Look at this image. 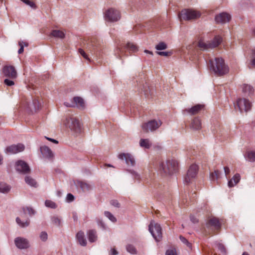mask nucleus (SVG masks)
<instances>
[{"instance_id":"nucleus-4","label":"nucleus","mask_w":255,"mask_h":255,"mask_svg":"<svg viewBox=\"0 0 255 255\" xmlns=\"http://www.w3.org/2000/svg\"><path fill=\"white\" fill-rule=\"evenodd\" d=\"M63 124L66 127L69 128L75 133H80L81 131V126L79 121L74 118H67L63 121Z\"/></svg>"},{"instance_id":"nucleus-40","label":"nucleus","mask_w":255,"mask_h":255,"mask_svg":"<svg viewBox=\"0 0 255 255\" xmlns=\"http://www.w3.org/2000/svg\"><path fill=\"white\" fill-rule=\"evenodd\" d=\"M51 221L52 224L56 226L60 225L61 221L60 219L57 217L54 216L51 218Z\"/></svg>"},{"instance_id":"nucleus-51","label":"nucleus","mask_w":255,"mask_h":255,"mask_svg":"<svg viewBox=\"0 0 255 255\" xmlns=\"http://www.w3.org/2000/svg\"><path fill=\"white\" fill-rule=\"evenodd\" d=\"M219 248L220 250L221 253L223 255H226V251L225 248L223 245H220L219 247Z\"/></svg>"},{"instance_id":"nucleus-17","label":"nucleus","mask_w":255,"mask_h":255,"mask_svg":"<svg viewBox=\"0 0 255 255\" xmlns=\"http://www.w3.org/2000/svg\"><path fill=\"white\" fill-rule=\"evenodd\" d=\"M203 108V105H197L190 109H185L184 112H186L190 115H195L198 114Z\"/></svg>"},{"instance_id":"nucleus-24","label":"nucleus","mask_w":255,"mask_h":255,"mask_svg":"<svg viewBox=\"0 0 255 255\" xmlns=\"http://www.w3.org/2000/svg\"><path fill=\"white\" fill-rule=\"evenodd\" d=\"M242 91L244 96H250L254 92L253 87L251 85L247 84L243 85Z\"/></svg>"},{"instance_id":"nucleus-2","label":"nucleus","mask_w":255,"mask_h":255,"mask_svg":"<svg viewBox=\"0 0 255 255\" xmlns=\"http://www.w3.org/2000/svg\"><path fill=\"white\" fill-rule=\"evenodd\" d=\"M178 162L175 159H169L162 161L159 164V170L161 173L165 175H170L178 169Z\"/></svg>"},{"instance_id":"nucleus-41","label":"nucleus","mask_w":255,"mask_h":255,"mask_svg":"<svg viewBox=\"0 0 255 255\" xmlns=\"http://www.w3.org/2000/svg\"><path fill=\"white\" fill-rule=\"evenodd\" d=\"M179 239L183 244H185L189 248L191 249L192 245L187 241L186 239L182 236L179 237Z\"/></svg>"},{"instance_id":"nucleus-63","label":"nucleus","mask_w":255,"mask_h":255,"mask_svg":"<svg viewBox=\"0 0 255 255\" xmlns=\"http://www.w3.org/2000/svg\"><path fill=\"white\" fill-rule=\"evenodd\" d=\"M253 34L255 36V29L253 31Z\"/></svg>"},{"instance_id":"nucleus-8","label":"nucleus","mask_w":255,"mask_h":255,"mask_svg":"<svg viewBox=\"0 0 255 255\" xmlns=\"http://www.w3.org/2000/svg\"><path fill=\"white\" fill-rule=\"evenodd\" d=\"M104 18L106 21L116 22L120 19L121 14L119 10L111 8L107 10L104 13Z\"/></svg>"},{"instance_id":"nucleus-16","label":"nucleus","mask_w":255,"mask_h":255,"mask_svg":"<svg viewBox=\"0 0 255 255\" xmlns=\"http://www.w3.org/2000/svg\"><path fill=\"white\" fill-rule=\"evenodd\" d=\"M231 19V16L226 12H222L215 17V21L218 23H224L229 22Z\"/></svg>"},{"instance_id":"nucleus-22","label":"nucleus","mask_w":255,"mask_h":255,"mask_svg":"<svg viewBox=\"0 0 255 255\" xmlns=\"http://www.w3.org/2000/svg\"><path fill=\"white\" fill-rule=\"evenodd\" d=\"M139 145L144 148L149 149L152 145V143L149 139L141 138L139 140Z\"/></svg>"},{"instance_id":"nucleus-62","label":"nucleus","mask_w":255,"mask_h":255,"mask_svg":"<svg viewBox=\"0 0 255 255\" xmlns=\"http://www.w3.org/2000/svg\"><path fill=\"white\" fill-rule=\"evenodd\" d=\"M242 255H249L247 253L244 252Z\"/></svg>"},{"instance_id":"nucleus-18","label":"nucleus","mask_w":255,"mask_h":255,"mask_svg":"<svg viewBox=\"0 0 255 255\" xmlns=\"http://www.w3.org/2000/svg\"><path fill=\"white\" fill-rule=\"evenodd\" d=\"M190 128L193 130H198L201 129V121L198 118H195L191 122Z\"/></svg>"},{"instance_id":"nucleus-61","label":"nucleus","mask_w":255,"mask_h":255,"mask_svg":"<svg viewBox=\"0 0 255 255\" xmlns=\"http://www.w3.org/2000/svg\"><path fill=\"white\" fill-rule=\"evenodd\" d=\"M65 105L67 106V107H72L73 106H71L70 105V104H65Z\"/></svg>"},{"instance_id":"nucleus-59","label":"nucleus","mask_w":255,"mask_h":255,"mask_svg":"<svg viewBox=\"0 0 255 255\" xmlns=\"http://www.w3.org/2000/svg\"><path fill=\"white\" fill-rule=\"evenodd\" d=\"M144 52H145V53H148V54H151V55H153V53H152V52L150 51H149V50H144Z\"/></svg>"},{"instance_id":"nucleus-29","label":"nucleus","mask_w":255,"mask_h":255,"mask_svg":"<svg viewBox=\"0 0 255 255\" xmlns=\"http://www.w3.org/2000/svg\"><path fill=\"white\" fill-rule=\"evenodd\" d=\"M10 189V187L3 182L0 183V192L3 193H8Z\"/></svg>"},{"instance_id":"nucleus-20","label":"nucleus","mask_w":255,"mask_h":255,"mask_svg":"<svg viewBox=\"0 0 255 255\" xmlns=\"http://www.w3.org/2000/svg\"><path fill=\"white\" fill-rule=\"evenodd\" d=\"M40 150L43 155L46 157L50 158L53 155L51 149L46 146L41 147Z\"/></svg>"},{"instance_id":"nucleus-52","label":"nucleus","mask_w":255,"mask_h":255,"mask_svg":"<svg viewBox=\"0 0 255 255\" xmlns=\"http://www.w3.org/2000/svg\"><path fill=\"white\" fill-rule=\"evenodd\" d=\"M23 42H19V45L20 46V49L18 50V53L21 54L23 52Z\"/></svg>"},{"instance_id":"nucleus-5","label":"nucleus","mask_w":255,"mask_h":255,"mask_svg":"<svg viewBox=\"0 0 255 255\" xmlns=\"http://www.w3.org/2000/svg\"><path fill=\"white\" fill-rule=\"evenodd\" d=\"M222 41V38L219 36L215 37L212 42H206L203 39L198 42V46L201 50H207L218 46Z\"/></svg>"},{"instance_id":"nucleus-54","label":"nucleus","mask_w":255,"mask_h":255,"mask_svg":"<svg viewBox=\"0 0 255 255\" xmlns=\"http://www.w3.org/2000/svg\"><path fill=\"white\" fill-rule=\"evenodd\" d=\"M45 138L46 139H47L48 140L50 141L55 144H57L58 143V141L54 139H53V138H50V137H48L47 136H45Z\"/></svg>"},{"instance_id":"nucleus-37","label":"nucleus","mask_w":255,"mask_h":255,"mask_svg":"<svg viewBox=\"0 0 255 255\" xmlns=\"http://www.w3.org/2000/svg\"><path fill=\"white\" fill-rule=\"evenodd\" d=\"M167 47V45L163 42H159L156 45L155 48L157 50H162L166 49Z\"/></svg>"},{"instance_id":"nucleus-7","label":"nucleus","mask_w":255,"mask_h":255,"mask_svg":"<svg viewBox=\"0 0 255 255\" xmlns=\"http://www.w3.org/2000/svg\"><path fill=\"white\" fill-rule=\"evenodd\" d=\"M198 170V166L196 164H192L189 167L184 177V181L186 184H188L194 182L196 177Z\"/></svg>"},{"instance_id":"nucleus-21","label":"nucleus","mask_w":255,"mask_h":255,"mask_svg":"<svg viewBox=\"0 0 255 255\" xmlns=\"http://www.w3.org/2000/svg\"><path fill=\"white\" fill-rule=\"evenodd\" d=\"M77 240L78 241L79 244L82 246H85L87 244L86 240L84 237V233L82 231L79 232L77 234L76 236Z\"/></svg>"},{"instance_id":"nucleus-55","label":"nucleus","mask_w":255,"mask_h":255,"mask_svg":"<svg viewBox=\"0 0 255 255\" xmlns=\"http://www.w3.org/2000/svg\"><path fill=\"white\" fill-rule=\"evenodd\" d=\"M254 66H255V58H254L252 60L250 65H249V67L250 69H251Z\"/></svg>"},{"instance_id":"nucleus-33","label":"nucleus","mask_w":255,"mask_h":255,"mask_svg":"<svg viewBox=\"0 0 255 255\" xmlns=\"http://www.w3.org/2000/svg\"><path fill=\"white\" fill-rule=\"evenodd\" d=\"M126 48L131 52H136L138 50L137 46L132 43H128L126 45Z\"/></svg>"},{"instance_id":"nucleus-50","label":"nucleus","mask_w":255,"mask_h":255,"mask_svg":"<svg viewBox=\"0 0 255 255\" xmlns=\"http://www.w3.org/2000/svg\"><path fill=\"white\" fill-rule=\"evenodd\" d=\"M66 199L68 202H72L74 200V197L72 194L69 193L67 195Z\"/></svg>"},{"instance_id":"nucleus-12","label":"nucleus","mask_w":255,"mask_h":255,"mask_svg":"<svg viewBox=\"0 0 255 255\" xmlns=\"http://www.w3.org/2000/svg\"><path fill=\"white\" fill-rule=\"evenodd\" d=\"M14 244L16 247L19 249H27L30 247V243L28 240L22 237H17L14 239Z\"/></svg>"},{"instance_id":"nucleus-38","label":"nucleus","mask_w":255,"mask_h":255,"mask_svg":"<svg viewBox=\"0 0 255 255\" xmlns=\"http://www.w3.org/2000/svg\"><path fill=\"white\" fill-rule=\"evenodd\" d=\"M104 214L112 222H116L117 221L116 218L110 212L105 211Z\"/></svg>"},{"instance_id":"nucleus-3","label":"nucleus","mask_w":255,"mask_h":255,"mask_svg":"<svg viewBox=\"0 0 255 255\" xmlns=\"http://www.w3.org/2000/svg\"><path fill=\"white\" fill-rule=\"evenodd\" d=\"M201 13L197 10L191 9H185L182 10L179 14L180 21L192 20L199 18Z\"/></svg>"},{"instance_id":"nucleus-34","label":"nucleus","mask_w":255,"mask_h":255,"mask_svg":"<svg viewBox=\"0 0 255 255\" xmlns=\"http://www.w3.org/2000/svg\"><path fill=\"white\" fill-rule=\"evenodd\" d=\"M220 177V173L218 170H215L214 172L210 174V179L212 181L218 180Z\"/></svg>"},{"instance_id":"nucleus-10","label":"nucleus","mask_w":255,"mask_h":255,"mask_svg":"<svg viewBox=\"0 0 255 255\" xmlns=\"http://www.w3.org/2000/svg\"><path fill=\"white\" fill-rule=\"evenodd\" d=\"M236 106L241 112H247L251 109L252 105L249 100L243 98L237 100Z\"/></svg>"},{"instance_id":"nucleus-25","label":"nucleus","mask_w":255,"mask_h":255,"mask_svg":"<svg viewBox=\"0 0 255 255\" xmlns=\"http://www.w3.org/2000/svg\"><path fill=\"white\" fill-rule=\"evenodd\" d=\"M74 103L77 108L79 109H83L85 107V104L83 99L80 97H75L73 99Z\"/></svg>"},{"instance_id":"nucleus-56","label":"nucleus","mask_w":255,"mask_h":255,"mask_svg":"<svg viewBox=\"0 0 255 255\" xmlns=\"http://www.w3.org/2000/svg\"><path fill=\"white\" fill-rule=\"evenodd\" d=\"M224 169L225 175H226V176H227L230 173V170L229 168L227 166L224 167Z\"/></svg>"},{"instance_id":"nucleus-27","label":"nucleus","mask_w":255,"mask_h":255,"mask_svg":"<svg viewBox=\"0 0 255 255\" xmlns=\"http://www.w3.org/2000/svg\"><path fill=\"white\" fill-rule=\"evenodd\" d=\"M209 223L210 225L214 227L216 229H219L220 227V223L217 218H212L210 219Z\"/></svg>"},{"instance_id":"nucleus-36","label":"nucleus","mask_w":255,"mask_h":255,"mask_svg":"<svg viewBox=\"0 0 255 255\" xmlns=\"http://www.w3.org/2000/svg\"><path fill=\"white\" fill-rule=\"evenodd\" d=\"M127 251L131 254H136V250L135 248L132 245H128L126 247Z\"/></svg>"},{"instance_id":"nucleus-30","label":"nucleus","mask_w":255,"mask_h":255,"mask_svg":"<svg viewBox=\"0 0 255 255\" xmlns=\"http://www.w3.org/2000/svg\"><path fill=\"white\" fill-rule=\"evenodd\" d=\"M16 222L22 228L27 227L29 224V220H24L22 221L19 217L16 218Z\"/></svg>"},{"instance_id":"nucleus-9","label":"nucleus","mask_w":255,"mask_h":255,"mask_svg":"<svg viewBox=\"0 0 255 255\" xmlns=\"http://www.w3.org/2000/svg\"><path fill=\"white\" fill-rule=\"evenodd\" d=\"M162 124L160 121L151 120L147 123H144L141 126L142 130L144 132L153 131L157 129Z\"/></svg>"},{"instance_id":"nucleus-46","label":"nucleus","mask_w":255,"mask_h":255,"mask_svg":"<svg viewBox=\"0 0 255 255\" xmlns=\"http://www.w3.org/2000/svg\"><path fill=\"white\" fill-rule=\"evenodd\" d=\"M40 238L42 241H46L48 238L47 234L45 232H41L40 235Z\"/></svg>"},{"instance_id":"nucleus-19","label":"nucleus","mask_w":255,"mask_h":255,"mask_svg":"<svg viewBox=\"0 0 255 255\" xmlns=\"http://www.w3.org/2000/svg\"><path fill=\"white\" fill-rule=\"evenodd\" d=\"M241 179L240 175L238 173L234 175L232 178L228 182V186L229 187H234L236 185Z\"/></svg>"},{"instance_id":"nucleus-32","label":"nucleus","mask_w":255,"mask_h":255,"mask_svg":"<svg viewBox=\"0 0 255 255\" xmlns=\"http://www.w3.org/2000/svg\"><path fill=\"white\" fill-rule=\"evenodd\" d=\"M25 181L27 184L31 186L35 187L36 185V182L35 180L30 176H26L25 177Z\"/></svg>"},{"instance_id":"nucleus-15","label":"nucleus","mask_w":255,"mask_h":255,"mask_svg":"<svg viewBox=\"0 0 255 255\" xmlns=\"http://www.w3.org/2000/svg\"><path fill=\"white\" fill-rule=\"evenodd\" d=\"M24 146L22 144H18L17 145H12L6 148V152L8 154H15L23 151Z\"/></svg>"},{"instance_id":"nucleus-39","label":"nucleus","mask_w":255,"mask_h":255,"mask_svg":"<svg viewBox=\"0 0 255 255\" xmlns=\"http://www.w3.org/2000/svg\"><path fill=\"white\" fill-rule=\"evenodd\" d=\"M45 205L46 207H49L52 209H54L56 208V204L51 201V200H46L45 202Z\"/></svg>"},{"instance_id":"nucleus-44","label":"nucleus","mask_w":255,"mask_h":255,"mask_svg":"<svg viewBox=\"0 0 255 255\" xmlns=\"http://www.w3.org/2000/svg\"><path fill=\"white\" fill-rule=\"evenodd\" d=\"M165 255H177V254L175 249H170L166 251Z\"/></svg>"},{"instance_id":"nucleus-28","label":"nucleus","mask_w":255,"mask_h":255,"mask_svg":"<svg viewBox=\"0 0 255 255\" xmlns=\"http://www.w3.org/2000/svg\"><path fill=\"white\" fill-rule=\"evenodd\" d=\"M88 239L90 242H94L97 239L96 232L95 230H90L88 232Z\"/></svg>"},{"instance_id":"nucleus-42","label":"nucleus","mask_w":255,"mask_h":255,"mask_svg":"<svg viewBox=\"0 0 255 255\" xmlns=\"http://www.w3.org/2000/svg\"><path fill=\"white\" fill-rule=\"evenodd\" d=\"M15 80L7 78L4 80V83L8 86H11L14 85Z\"/></svg>"},{"instance_id":"nucleus-23","label":"nucleus","mask_w":255,"mask_h":255,"mask_svg":"<svg viewBox=\"0 0 255 255\" xmlns=\"http://www.w3.org/2000/svg\"><path fill=\"white\" fill-rule=\"evenodd\" d=\"M245 158L250 162L255 161V151L248 150L244 155Z\"/></svg>"},{"instance_id":"nucleus-47","label":"nucleus","mask_w":255,"mask_h":255,"mask_svg":"<svg viewBox=\"0 0 255 255\" xmlns=\"http://www.w3.org/2000/svg\"><path fill=\"white\" fill-rule=\"evenodd\" d=\"M32 105L34 107V109L35 111L39 109V102L37 100L35 99V100H33Z\"/></svg>"},{"instance_id":"nucleus-58","label":"nucleus","mask_w":255,"mask_h":255,"mask_svg":"<svg viewBox=\"0 0 255 255\" xmlns=\"http://www.w3.org/2000/svg\"><path fill=\"white\" fill-rule=\"evenodd\" d=\"M112 255H117L118 254V252L115 249H113L112 250Z\"/></svg>"},{"instance_id":"nucleus-60","label":"nucleus","mask_w":255,"mask_h":255,"mask_svg":"<svg viewBox=\"0 0 255 255\" xmlns=\"http://www.w3.org/2000/svg\"><path fill=\"white\" fill-rule=\"evenodd\" d=\"M2 156L0 154V164H1L2 163Z\"/></svg>"},{"instance_id":"nucleus-31","label":"nucleus","mask_w":255,"mask_h":255,"mask_svg":"<svg viewBox=\"0 0 255 255\" xmlns=\"http://www.w3.org/2000/svg\"><path fill=\"white\" fill-rule=\"evenodd\" d=\"M79 186H80L81 189L84 192L89 191L92 189V186L91 185L84 182H80L79 183Z\"/></svg>"},{"instance_id":"nucleus-26","label":"nucleus","mask_w":255,"mask_h":255,"mask_svg":"<svg viewBox=\"0 0 255 255\" xmlns=\"http://www.w3.org/2000/svg\"><path fill=\"white\" fill-rule=\"evenodd\" d=\"M51 35L60 39H63L65 37V33L62 31L59 30H53L51 33Z\"/></svg>"},{"instance_id":"nucleus-14","label":"nucleus","mask_w":255,"mask_h":255,"mask_svg":"<svg viewBox=\"0 0 255 255\" xmlns=\"http://www.w3.org/2000/svg\"><path fill=\"white\" fill-rule=\"evenodd\" d=\"M16 170L23 174H26L30 171V168L27 164L22 160H19L15 163Z\"/></svg>"},{"instance_id":"nucleus-53","label":"nucleus","mask_w":255,"mask_h":255,"mask_svg":"<svg viewBox=\"0 0 255 255\" xmlns=\"http://www.w3.org/2000/svg\"><path fill=\"white\" fill-rule=\"evenodd\" d=\"M111 204L112 205H113L115 207H120V204L116 200H112L111 202Z\"/></svg>"},{"instance_id":"nucleus-57","label":"nucleus","mask_w":255,"mask_h":255,"mask_svg":"<svg viewBox=\"0 0 255 255\" xmlns=\"http://www.w3.org/2000/svg\"><path fill=\"white\" fill-rule=\"evenodd\" d=\"M190 220L193 223H196L198 221V219L193 216H190Z\"/></svg>"},{"instance_id":"nucleus-43","label":"nucleus","mask_w":255,"mask_h":255,"mask_svg":"<svg viewBox=\"0 0 255 255\" xmlns=\"http://www.w3.org/2000/svg\"><path fill=\"white\" fill-rule=\"evenodd\" d=\"M23 212H24L23 214H25L26 213H28V214L29 215H32L34 214V211L31 208H29V207H26L25 208H24L23 209Z\"/></svg>"},{"instance_id":"nucleus-1","label":"nucleus","mask_w":255,"mask_h":255,"mask_svg":"<svg viewBox=\"0 0 255 255\" xmlns=\"http://www.w3.org/2000/svg\"><path fill=\"white\" fill-rule=\"evenodd\" d=\"M209 66L215 74L222 76L227 74L229 71L228 66L221 58H216L214 61L209 60Z\"/></svg>"},{"instance_id":"nucleus-11","label":"nucleus","mask_w":255,"mask_h":255,"mask_svg":"<svg viewBox=\"0 0 255 255\" xmlns=\"http://www.w3.org/2000/svg\"><path fill=\"white\" fill-rule=\"evenodd\" d=\"M3 73L4 76L9 79H16L17 77V71L12 65L4 66L3 68Z\"/></svg>"},{"instance_id":"nucleus-45","label":"nucleus","mask_w":255,"mask_h":255,"mask_svg":"<svg viewBox=\"0 0 255 255\" xmlns=\"http://www.w3.org/2000/svg\"><path fill=\"white\" fill-rule=\"evenodd\" d=\"M22 2L25 3L26 5L30 6L32 8H35V5L34 3L29 0H21Z\"/></svg>"},{"instance_id":"nucleus-48","label":"nucleus","mask_w":255,"mask_h":255,"mask_svg":"<svg viewBox=\"0 0 255 255\" xmlns=\"http://www.w3.org/2000/svg\"><path fill=\"white\" fill-rule=\"evenodd\" d=\"M157 54L161 56L167 57L171 55V52L167 51L157 52Z\"/></svg>"},{"instance_id":"nucleus-49","label":"nucleus","mask_w":255,"mask_h":255,"mask_svg":"<svg viewBox=\"0 0 255 255\" xmlns=\"http://www.w3.org/2000/svg\"><path fill=\"white\" fill-rule=\"evenodd\" d=\"M79 52L81 54V55L86 59L89 60L88 55L85 52V51L82 49H79Z\"/></svg>"},{"instance_id":"nucleus-6","label":"nucleus","mask_w":255,"mask_h":255,"mask_svg":"<svg viewBox=\"0 0 255 255\" xmlns=\"http://www.w3.org/2000/svg\"><path fill=\"white\" fill-rule=\"evenodd\" d=\"M149 231L154 239L159 242L162 238L161 228L157 223L152 221L148 226Z\"/></svg>"},{"instance_id":"nucleus-64","label":"nucleus","mask_w":255,"mask_h":255,"mask_svg":"<svg viewBox=\"0 0 255 255\" xmlns=\"http://www.w3.org/2000/svg\"><path fill=\"white\" fill-rule=\"evenodd\" d=\"M253 53L255 56V49L253 51Z\"/></svg>"},{"instance_id":"nucleus-35","label":"nucleus","mask_w":255,"mask_h":255,"mask_svg":"<svg viewBox=\"0 0 255 255\" xmlns=\"http://www.w3.org/2000/svg\"><path fill=\"white\" fill-rule=\"evenodd\" d=\"M97 45L93 43V42H91V43L89 44L87 47V49L88 51H89L91 53L94 54L97 48Z\"/></svg>"},{"instance_id":"nucleus-13","label":"nucleus","mask_w":255,"mask_h":255,"mask_svg":"<svg viewBox=\"0 0 255 255\" xmlns=\"http://www.w3.org/2000/svg\"><path fill=\"white\" fill-rule=\"evenodd\" d=\"M119 158L125 160L128 165L133 166L135 164V161L133 156L128 153H122L118 155Z\"/></svg>"}]
</instances>
